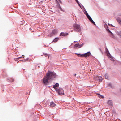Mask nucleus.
I'll use <instances>...</instances> for the list:
<instances>
[{"instance_id":"30","label":"nucleus","mask_w":121,"mask_h":121,"mask_svg":"<svg viewBox=\"0 0 121 121\" xmlns=\"http://www.w3.org/2000/svg\"><path fill=\"white\" fill-rule=\"evenodd\" d=\"M111 25V26H112V25Z\"/></svg>"},{"instance_id":"19","label":"nucleus","mask_w":121,"mask_h":121,"mask_svg":"<svg viewBox=\"0 0 121 121\" xmlns=\"http://www.w3.org/2000/svg\"><path fill=\"white\" fill-rule=\"evenodd\" d=\"M9 80L10 81H11L12 82H13L14 81V79L12 78H10Z\"/></svg>"},{"instance_id":"3","label":"nucleus","mask_w":121,"mask_h":121,"mask_svg":"<svg viewBox=\"0 0 121 121\" xmlns=\"http://www.w3.org/2000/svg\"><path fill=\"white\" fill-rule=\"evenodd\" d=\"M57 91L58 92V94L60 95H63L64 94L63 90L61 88L58 89Z\"/></svg>"},{"instance_id":"17","label":"nucleus","mask_w":121,"mask_h":121,"mask_svg":"<svg viewBox=\"0 0 121 121\" xmlns=\"http://www.w3.org/2000/svg\"><path fill=\"white\" fill-rule=\"evenodd\" d=\"M105 77L106 79H108L109 78L108 77V75L107 74H106L105 75Z\"/></svg>"},{"instance_id":"25","label":"nucleus","mask_w":121,"mask_h":121,"mask_svg":"<svg viewBox=\"0 0 121 121\" xmlns=\"http://www.w3.org/2000/svg\"><path fill=\"white\" fill-rule=\"evenodd\" d=\"M87 13V11H86L84 12V14L86 15V13Z\"/></svg>"},{"instance_id":"2","label":"nucleus","mask_w":121,"mask_h":121,"mask_svg":"<svg viewBox=\"0 0 121 121\" xmlns=\"http://www.w3.org/2000/svg\"><path fill=\"white\" fill-rule=\"evenodd\" d=\"M74 30L80 32L81 31L80 26L78 25L75 24L74 26Z\"/></svg>"},{"instance_id":"16","label":"nucleus","mask_w":121,"mask_h":121,"mask_svg":"<svg viewBox=\"0 0 121 121\" xmlns=\"http://www.w3.org/2000/svg\"><path fill=\"white\" fill-rule=\"evenodd\" d=\"M86 16H87L88 19L89 20L91 18L90 16L87 13H86Z\"/></svg>"},{"instance_id":"22","label":"nucleus","mask_w":121,"mask_h":121,"mask_svg":"<svg viewBox=\"0 0 121 121\" xmlns=\"http://www.w3.org/2000/svg\"><path fill=\"white\" fill-rule=\"evenodd\" d=\"M54 35L53 34V33H52V32L50 34V36L51 37Z\"/></svg>"},{"instance_id":"14","label":"nucleus","mask_w":121,"mask_h":121,"mask_svg":"<svg viewBox=\"0 0 121 121\" xmlns=\"http://www.w3.org/2000/svg\"><path fill=\"white\" fill-rule=\"evenodd\" d=\"M110 33L111 34L110 35V36L112 38H115V37L113 34L112 32H111V33Z\"/></svg>"},{"instance_id":"24","label":"nucleus","mask_w":121,"mask_h":121,"mask_svg":"<svg viewBox=\"0 0 121 121\" xmlns=\"http://www.w3.org/2000/svg\"><path fill=\"white\" fill-rule=\"evenodd\" d=\"M107 30L110 33H111V32L109 30L108 28V30Z\"/></svg>"},{"instance_id":"1","label":"nucleus","mask_w":121,"mask_h":121,"mask_svg":"<svg viewBox=\"0 0 121 121\" xmlns=\"http://www.w3.org/2000/svg\"><path fill=\"white\" fill-rule=\"evenodd\" d=\"M56 76V74L54 73L48 71L43 79V83L47 85L49 80L52 79Z\"/></svg>"},{"instance_id":"12","label":"nucleus","mask_w":121,"mask_h":121,"mask_svg":"<svg viewBox=\"0 0 121 121\" xmlns=\"http://www.w3.org/2000/svg\"><path fill=\"white\" fill-rule=\"evenodd\" d=\"M52 33H53V34L55 35L57 32V30H53L52 31Z\"/></svg>"},{"instance_id":"9","label":"nucleus","mask_w":121,"mask_h":121,"mask_svg":"<svg viewBox=\"0 0 121 121\" xmlns=\"http://www.w3.org/2000/svg\"><path fill=\"white\" fill-rule=\"evenodd\" d=\"M59 86V84L58 83H56L53 86V87L55 89H56V87H58Z\"/></svg>"},{"instance_id":"18","label":"nucleus","mask_w":121,"mask_h":121,"mask_svg":"<svg viewBox=\"0 0 121 121\" xmlns=\"http://www.w3.org/2000/svg\"><path fill=\"white\" fill-rule=\"evenodd\" d=\"M89 20L93 24H95V22L93 21L92 20V19L91 18V19H90Z\"/></svg>"},{"instance_id":"27","label":"nucleus","mask_w":121,"mask_h":121,"mask_svg":"<svg viewBox=\"0 0 121 121\" xmlns=\"http://www.w3.org/2000/svg\"><path fill=\"white\" fill-rule=\"evenodd\" d=\"M21 57H19V58H21Z\"/></svg>"},{"instance_id":"11","label":"nucleus","mask_w":121,"mask_h":121,"mask_svg":"<svg viewBox=\"0 0 121 121\" xmlns=\"http://www.w3.org/2000/svg\"><path fill=\"white\" fill-rule=\"evenodd\" d=\"M82 47V46L80 45L79 44H76L74 45V47L76 48H80Z\"/></svg>"},{"instance_id":"21","label":"nucleus","mask_w":121,"mask_h":121,"mask_svg":"<svg viewBox=\"0 0 121 121\" xmlns=\"http://www.w3.org/2000/svg\"><path fill=\"white\" fill-rule=\"evenodd\" d=\"M98 95L99 97L103 98V96L99 94H98Z\"/></svg>"},{"instance_id":"7","label":"nucleus","mask_w":121,"mask_h":121,"mask_svg":"<svg viewBox=\"0 0 121 121\" xmlns=\"http://www.w3.org/2000/svg\"><path fill=\"white\" fill-rule=\"evenodd\" d=\"M107 103L108 105L110 106H112L113 104L112 101L111 100H109L107 102Z\"/></svg>"},{"instance_id":"26","label":"nucleus","mask_w":121,"mask_h":121,"mask_svg":"<svg viewBox=\"0 0 121 121\" xmlns=\"http://www.w3.org/2000/svg\"><path fill=\"white\" fill-rule=\"evenodd\" d=\"M76 75V74H74V76H75Z\"/></svg>"},{"instance_id":"28","label":"nucleus","mask_w":121,"mask_h":121,"mask_svg":"<svg viewBox=\"0 0 121 121\" xmlns=\"http://www.w3.org/2000/svg\"><path fill=\"white\" fill-rule=\"evenodd\" d=\"M108 25L109 26L110 25V24H108Z\"/></svg>"},{"instance_id":"29","label":"nucleus","mask_w":121,"mask_h":121,"mask_svg":"<svg viewBox=\"0 0 121 121\" xmlns=\"http://www.w3.org/2000/svg\"><path fill=\"white\" fill-rule=\"evenodd\" d=\"M109 85H111V84H109Z\"/></svg>"},{"instance_id":"8","label":"nucleus","mask_w":121,"mask_h":121,"mask_svg":"<svg viewBox=\"0 0 121 121\" xmlns=\"http://www.w3.org/2000/svg\"><path fill=\"white\" fill-rule=\"evenodd\" d=\"M56 104H55L52 101L51 102L50 106L51 107H53L55 106Z\"/></svg>"},{"instance_id":"15","label":"nucleus","mask_w":121,"mask_h":121,"mask_svg":"<svg viewBox=\"0 0 121 121\" xmlns=\"http://www.w3.org/2000/svg\"><path fill=\"white\" fill-rule=\"evenodd\" d=\"M58 40V38H56L53 40V42H56Z\"/></svg>"},{"instance_id":"23","label":"nucleus","mask_w":121,"mask_h":121,"mask_svg":"<svg viewBox=\"0 0 121 121\" xmlns=\"http://www.w3.org/2000/svg\"><path fill=\"white\" fill-rule=\"evenodd\" d=\"M117 21L121 25V20H117Z\"/></svg>"},{"instance_id":"4","label":"nucleus","mask_w":121,"mask_h":121,"mask_svg":"<svg viewBox=\"0 0 121 121\" xmlns=\"http://www.w3.org/2000/svg\"><path fill=\"white\" fill-rule=\"evenodd\" d=\"M91 55V53L90 52H88L87 53H85L84 54H83V57H87Z\"/></svg>"},{"instance_id":"31","label":"nucleus","mask_w":121,"mask_h":121,"mask_svg":"<svg viewBox=\"0 0 121 121\" xmlns=\"http://www.w3.org/2000/svg\"><path fill=\"white\" fill-rule=\"evenodd\" d=\"M107 51H108V50H107Z\"/></svg>"},{"instance_id":"6","label":"nucleus","mask_w":121,"mask_h":121,"mask_svg":"<svg viewBox=\"0 0 121 121\" xmlns=\"http://www.w3.org/2000/svg\"><path fill=\"white\" fill-rule=\"evenodd\" d=\"M94 78L96 80H99V79H100L102 78V77H99V76H97L96 75H95L94 76Z\"/></svg>"},{"instance_id":"10","label":"nucleus","mask_w":121,"mask_h":121,"mask_svg":"<svg viewBox=\"0 0 121 121\" xmlns=\"http://www.w3.org/2000/svg\"><path fill=\"white\" fill-rule=\"evenodd\" d=\"M68 35L67 33H65L64 32H61L60 34V36H66Z\"/></svg>"},{"instance_id":"13","label":"nucleus","mask_w":121,"mask_h":121,"mask_svg":"<svg viewBox=\"0 0 121 121\" xmlns=\"http://www.w3.org/2000/svg\"><path fill=\"white\" fill-rule=\"evenodd\" d=\"M76 54L79 57H83V54H78L77 53H76Z\"/></svg>"},{"instance_id":"5","label":"nucleus","mask_w":121,"mask_h":121,"mask_svg":"<svg viewBox=\"0 0 121 121\" xmlns=\"http://www.w3.org/2000/svg\"><path fill=\"white\" fill-rule=\"evenodd\" d=\"M107 55L110 58V59L111 60L113 61H114V60L112 57V56H111V55L109 52H108V53H107Z\"/></svg>"},{"instance_id":"20","label":"nucleus","mask_w":121,"mask_h":121,"mask_svg":"<svg viewBox=\"0 0 121 121\" xmlns=\"http://www.w3.org/2000/svg\"><path fill=\"white\" fill-rule=\"evenodd\" d=\"M44 55L45 56H48V58H49V56H50V55H49V54H44Z\"/></svg>"}]
</instances>
